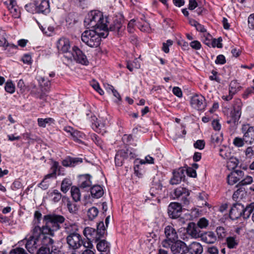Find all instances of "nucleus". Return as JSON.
<instances>
[{
	"label": "nucleus",
	"instance_id": "13",
	"mask_svg": "<svg viewBox=\"0 0 254 254\" xmlns=\"http://www.w3.org/2000/svg\"><path fill=\"white\" fill-rule=\"evenodd\" d=\"M205 99L201 95L193 96L190 100V104L192 107L198 110H202L206 107Z\"/></svg>",
	"mask_w": 254,
	"mask_h": 254
},
{
	"label": "nucleus",
	"instance_id": "8",
	"mask_svg": "<svg viewBox=\"0 0 254 254\" xmlns=\"http://www.w3.org/2000/svg\"><path fill=\"white\" fill-rule=\"evenodd\" d=\"M246 211V207L244 208V206L240 203H235L232 207L230 210V217L232 220H236L241 216L244 218H247L245 215Z\"/></svg>",
	"mask_w": 254,
	"mask_h": 254
},
{
	"label": "nucleus",
	"instance_id": "7",
	"mask_svg": "<svg viewBox=\"0 0 254 254\" xmlns=\"http://www.w3.org/2000/svg\"><path fill=\"white\" fill-rule=\"evenodd\" d=\"M166 239L162 241L163 247L169 249L170 244L178 240V236L175 229L170 225L167 226L164 230Z\"/></svg>",
	"mask_w": 254,
	"mask_h": 254
},
{
	"label": "nucleus",
	"instance_id": "46",
	"mask_svg": "<svg viewBox=\"0 0 254 254\" xmlns=\"http://www.w3.org/2000/svg\"><path fill=\"white\" fill-rule=\"evenodd\" d=\"M64 130L70 133V134L75 141L78 140V137L79 136V132L77 130L75 131L73 129L70 127H66L64 128Z\"/></svg>",
	"mask_w": 254,
	"mask_h": 254
},
{
	"label": "nucleus",
	"instance_id": "20",
	"mask_svg": "<svg viewBox=\"0 0 254 254\" xmlns=\"http://www.w3.org/2000/svg\"><path fill=\"white\" fill-rule=\"evenodd\" d=\"M185 170L183 168H179L177 171H174L173 177L170 181V183L171 185H177L179 184L183 177H185L184 175Z\"/></svg>",
	"mask_w": 254,
	"mask_h": 254
},
{
	"label": "nucleus",
	"instance_id": "16",
	"mask_svg": "<svg viewBox=\"0 0 254 254\" xmlns=\"http://www.w3.org/2000/svg\"><path fill=\"white\" fill-rule=\"evenodd\" d=\"M244 176V173L242 171L235 170L227 176L228 183L230 185H233L242 179Z\"/></svg>",
	"mask_w": 254,
	"mask_h": 254
},
{
	"label": "nucleus",
	"instance_id": "60",
	"mask_svg": "<svg viewBox=\"0 0 254 254\" xmlns=\"http://www.w3.org/2000/svg\"><path fill=\"white\" fill-rule=\"evenodd\" d=\"M190 46L194 50H199L201 47L200 43L197 41L194 40L190 43Z\"/></svg>",
	"mask_w": 254,
	"mask_h": 254
},
{
	"label": "nucleus",
	"instance_id": "11",
	"mask_svg": "<svg viewBox=\"0 0 254 254\" xmlns=\"http://www.w3.org/2000/svg\"><path fill=\"white\" fill-rule=\"evenodd\" d=\"M241 130L245 142L251 144L254 140V127L243 125Z\"/></svg>",
	"mask_w": 254,
	"mask_h": 254
},
{
	"label": "nucleus",
	"instance_id": "29",
	"mask_svg": "<svg viewBox=\"0 0 254 254\" xmlns=\"http://www.w3.org/2000/svg\"><path fill=\"white\" fill-rule=\"evenodd\" d=\"M219 155L224 159H228L232 156L230 148L226 145H223L220 148Z\"/></svg>",
	"mask_w": 254,
	"mask_h": 254
},
{
	"label": "nucleus",
	"instance_id": "28",
	"mask_svg": "<svg viewBox=\"0 0 254 254\" xmlns=\"http://www.w3.org/2000/svg\"><path fill=\"white\" fill-rule=\"evenodd\" d=\"M187 233L192 238L197 239L201 238L202 234H200V231L198 228L193 225L191 227L190 225L187 229Z\"/></svg>",
	"mask_w": 254,
	"mask_h": 254
},
{
	"label": "nucleus",
	"instance_id": "61",
	"mask_svg": "<svg viewBox=\"0 0 254 254\" xmlns=\"http://www.w3.org/2000/svg\"><path fill=\"white\" fill-rule=\"evenodd\" d=\"M248 26L251 29H254V13L251 14L248 17Z\"/></svg>",
	"mask_w": 254,
	"mask_h": 254
},
{
	"label": "nucleus",
	"instance_id": "57",
	"mask_svg": "<svg viewBox=\"0 0 254 254\" xmlns=\"http://www.w3.org/2000/svg\"><path fill=\"white\" fill-rule=\"evenodd\" d=\"M45 235L43 236L42 243L44 245L49 246L54 243V240L49 236Z\"/></svg>",
	"mask_w": 254,
	"mask_h": 254
},
{
	"label": "nucleus",
	"instance_id": "21",
	"mask_svg": "<svg viewBox=\"0 0 254 254\" xmlns=\"http://www.w3.org/2000/svg\"><path fill=\"white\" fill-rule=\"evenodd\" d=\"M7 8L12 16L14 18H18L20 15V10L15 0H10L7 5Z\"/></svg>",
	"mask_w": 254,
	"mask_h": 254
},
{
	"label": "nucleus",
	"instance_id": "4",
	"mask_svg": "<svg viewBox=\"0 0 254 254\" xmlns=\"http://www.w3.org/2000/svg\"><path fill=\"white\" fill-rule=\"evenodd\" d=\"M66 231L69 234L66 238L67 243L69 249L75 251L79 248V234L78 233L77 225L72 224L67 228Z\"/></svg>",
	"mask_w": 254,
	"mask_h": 254
},
{
	"label": "nucleus",
	"instance_id": "19",
	"mask_svg": "<svg viewBox=\"0 0 254 254\" xmlns=\"http://www.w3.org/2000/svg\"><path fill=\"white\" fill-rule=\"evenodd\" d=\"M187 253L190 254H202L203 249L202 245L197 242H191L188 246H187Z\"/></svg>",
	"mask_w": 254,
	"mask_h": 254
},
{
	"label": "nucleus",
	"instance_id": "49",
	"mask_svg": "<svg viewBox=\"0 0 254 254\" xmlns=\"http://www.w3.org/2000/svg\"><path fill=\"white\" fill-rule=\"evenodd\" d=\"M245 142L243 137V138L236 137L233 140V144L237 147H243L245 144Z\"/></svg>",
	"mask_w": 254,
	"mask_h": 254
},
{
	"label": "nucleus",
	"instance_id": "35",
	"mask_svg": "<svg viewBox=\"0 0 254 254\" xmlns=\"http://www.w3.org/2000/svg\"><path fill=\"white\" fill-rule=\"evenodd\" d=\"M122 24L121 22L117 20L114 21V23L110 25L109 28L108 27L107 28L108 31H111L118 34L120 30L122 29Z\"/></svg>",
	"mask_w": 254,
	"mask_h": 254
},
{
	"label": "nucleus",
	"instance_id": "41",
	"mask_svg": "<svg viewBox=\"0 0 254 254\" xmlns=\"http://www.w3.org/2000/svg\"><path fill=\"white\" fill-rule=\"evenodd\" d=\"M216 232L219 240H222L226 237L227 232L223 227H218L216 229Z\"/></svg>",
	"mask_w": 254,
	"mask_h": 254
},
{
	"label": "nucleus",
	"instance_id": "18",
	"mask_svg": "<svg viewBox=\"0 0 254 254\" xmlns=\"http://www.w3.org/2000/svg\"><path fill=\"white\" fill-rule=\"evenodd\" d=\"M57 46L59 52L66 53L70 48L69 41L66 38H61L58 40Z\"/></svg>",
	"mask_w": 254,
	"mask_h": 254
},
{
	"label": "nucleus",
	"instance_id": "43",
	"mask_svg": "<svg viewBox=\"0 0 254 254\" xmlns=\"http://www.w3.org/2000/svg\"><path fill=\"white\" fill-rule=\"evenodd\" d=\"M137 27L142 31L149 33L151 31L150 24L146 21L144 22L143 23H138Z\"/></svg>",
	"mask_w": 254,
	"mask_h": 254
},
{
	"label": "nucleus",
	"instance_id": "34",
	"mask_svg": "<svg viewBox=\"0 0 254 254\" xmlns=\"http://www.w3.org/2000/svg\"><path fill=\"white\" fill-rule=\"evenodd\" d=\"M54 120L51 118L46 119L38 118L37 120L38 126L42 127H45L47 125H51L54 124Z\"/></svg>",
	"mask_w": 254,
	"mask_h": 254
},
{
	"label": "nucleus",
	"instance_id": "32",
	"mask_svg": "<svg viewBox=\"0 0 254 254\" xmlns=\"http://www.w3.org/2000/svg\"><path fill=\"white\" fill-rule=\"evenodd\" d=\"M79 49L77 46H74L72 49V51L70 54V56H69L68 58L71 61H74L77 63H79Z\"/></svg>",
	"mask_w": 254,
	"mask_h": 254
},
{
	"label": "nucleus",
	"instance_id": "45",
	"mask_svg": "<svg viewBox=\"0 0 254 254\" xmlns=\"http://www.w3.org/2000/svg\"><path fill=\"white\" fill-rule=\"evenodd\" d=\"M38 81L40 84V86L42 88L45 87L44 90L46 91H47L51 84L50 80H45L44 77H41L38 79Z\"/></svg>",
	"mask_w": 254,
	"mask_h": 254
},
{
	"label": "nucleus",
	"instance_id": "56",
	"mask_svg": "<svg viewBox=\"0 0 254 254\" xmlns=\"http://www.w3.org/2000/svg\"><path fill=\"white\" fill-rule=\"evenodd\" d=\"M197 225L201 229L205 228L208 225V221L205 218H201L197 222Z\"/></svg>",
	"mask_w": 254,
	"mask_h": 254
},
{
	"label": "nucleus",
	"instance_id": "53",
	"mask_svg": "<svg viewBox=\"0 0 254 254\" xmlns=\"http://www.w3.org/2000/svg\"><path fill=\"white\" fill-rule=\"evenodd\" d=\"M211 140L213 143L216 145H218L221 143L222 141V137L221 135H218L217 134H215L211 135Z\"/></svg>",
	"mask_w": 254,
	"mask_h": 254
},
{
	"label": "nucleus",
	"instance_id": "54",
	"mask_svg": "<svg viewBox=\"0 0 254 254\" xmlns=\"http://www.w3.org/2000/svg\"><path fill=\"white\" fill-rule=\"evenodd\" d=\"M207 199V195L204 192H200L198 195V200L201 202L202 205H207V203L206 200Z\"/></svg>",
	"mask_w": 254,
	"mask_h": 254
},
{
	"label": "nucleus",
	"instance_id": "38",
	"mask_svg": "<svg viewBox=\"0 0 254 254\" xmlns=\"http://www.w3.org/2000/svg\"><path fill=\"white\" fill-rule=\"evenodd\" d=\"M71 195L75 202L79 200V189L76 187H72L71 189Z\"/></svg>",
	"mask_w": 254,
	"mask_h": 254
},
{
	"label": "nucleus",
	"instance_id": "59",
	"mask_svg": "<svg viewBox=\"0 0 254 254\" xmlns=\"http://www.w3.org/2000/svg\"><path fill=\"white\" fill-rule=\"evenodd\" d=\"M195 148L202 149L205 146V142L203 140H198L193 144Z\"/></svg>",
	"mask_w": 254,
	"mask_h": 254
},
{
	"label": "nucleus",
	"instance_id": "39",
	"mask_svg": "<svg viewBox=\"0 0 254 254\" xmlns=\"http://www.w3.org/2000/svg\"><path fill=\"white\" fill-rule=\"evenodd\" d=\"M251 214H252V220L254 222V203H251L246 206L245 215L247 218H249Z\"/></svg>",
	"mask_w": 254,
	"mask_h": 254
},
{
	"label": "nucleus",
	"instance_id": "42",
	"mask_svg": "<svg viewBox=\"0 0 254 254\" xmlns=\"http://www.w3.org/2000/svg\"><path fill=\"white\" fill-rule=\"evenodd\" d=\"M60 167L59 166V163L56 161H54L53 163V165L51 167V170L52 171V173L50 174H48L47 176H46L45 180L47 178H50L52 177V176H53L54 175H55L56 174L57 171L58 170H59Z\"/></svg>",
	"mask_w": 254,
	"mask_h": 254
},
{
	"label": "nucleus",
	"instance_id": "33",
	"mask_svg": "<svg viewBox=\"0 0 254 254\" xmlns=\"http://www.w3.org/2000/svg\"><path fill=\"white\" fill-rule=\"evenodd\" d=\"M0 46L6 47L5 50H12V53L16 52L18 48V46L13 44H9L5 38L0 40Z\"/></svg>",
	"mask_w": 254,
	"mask_h": 254
},
{
	"label": "nucleus",
	"instance_id": "5",
	"mask_svg": "<svg viewBox=\"0 0 254 254\" xmlns=\"http://www.w3.org/2000/svg\"><path fill=\"white\" fill-rule=\"evenodd\" d=\"M83 233L87 240H82L80 247L82 245L84 248H92L93 247L92 241L94 240L97 242L100 239L95 229L92 228L86 227L83 230Z\"/></svg>",
	"mask_w": 254,
	"mask_h": 254
},
{
	"label": "nucleus",
	"instance_id": "52",
	"mask_svg": "<svg viewBox=\"0 0 254 254\" xmlns=\"http://www.w3.org/2000/svg\"><path fill=\"white\" fill-rule=\"evenodd\" d=\"M254 94V87H250L246 89L243 94V97L247 99Z\"/></svg>",
	"mask_w": 254,
	"mask_h": 254
},
{
	"label": "nucleus",
	"instance_id": "64",
	"mask_svg": "<svg viewBox=\"0 0 254 254\" xmlns=\"http://www.w3.org/2000/svg\"><path fill=\"white\" fill-rule=\"evenodd\" d=\"M207 252L208 254H218V249L214 246L208 248Z\"/></svg>",
	"mask_w": 254,
	"mask_h": 254
},
{
	"label": "nucleus",
	"instance_id": "6",
	"mask_svg": "<svg viewBox=\"0 0 254 254\" xmlns=\"http://www.w3.org/2000/svg\"><path fill=\"white\" fill-rule=\"evenodd\" d=\"M82 113L86 115L87 117L90 120V122L92 124V128L95 131L99 133H102L105 131L104 124H99L97 122V119L95 116H93L90 111V106L88 104L84 105Z\"/></svg>",
	"mask_w": 254,
	"mask_h": 254
},
{
	"label": "nucleus",
	"instance_id": "9",
	"mask_svg": "<svg viewBox=\"0 0 254 254\" xmlns=\"http://www.w3.org/2000/svg\"><path fill=\"white\" fill-rule=\"evenodd\" d=\"M243 103L239 99H235L234 101L233 109L230 113L231 120L228 121V123H235L238 122L241 115V109Z\"/></svg>",
	"mask_w": 254,
	"mask_h": 254
},
{
	"label": "nucleus",
	"instance_id": "31",
	"mask_svg": "<svg viewBox=\"0 0 254 254\" xmlns=\"http://www.w3.org/2000/svg\"><path fill=\"white\" fill-rule=\"evenodd\" d=\"M79 161L78 158L68 157L62 161V164L65 167H74L78 164Z\"/></svg>",
	"mask_w": 254,
	"mask_h": 254
},
{
	"label": "nucleus",
	"instance_id": "12",
	"mask_svg": "<svg viewBox=\"0 0 254 254\" xmlns=\"http://www.w3.org/2000/svg\"><path fill=\"white\" fill-rule=\"evenodd\" d=\"M182 207L180 204L177 202L171 203L168 207V213L170 218L176 219L182 214Z\"/></svg>",
	"mask_w": 254,
	"mask_h": 254
},
{
	"label": "nucleus",
	"instance_id": "3",
	"mask_svg": "<svg viewBox=\"0 0 254 254\" xmlns=\"http://www.w3.org/2000/svg\"><path fill=\"white\" fill-rule=\"evenodd\" d=\"M108 35V29L97 28L94 30H86L81 35V40L90 47H97L100 43L101 38H106Z\"/></svg>",
	"mask_w": 254,
	"mask_h": 254
},
{
	"label": "nucleus",
	"instance_id": "1",
	"mask_svg": "<svg viewBox=\"0 0 254 254\" xmlns=\"http://www.w3.org/2000/svg\"><path fill=\"white\" fill-rule=\"evenodd\" d=\"M64 218L60 215L48 214L44 216L43 221L44 225L41 228L37 224L36 221L33 224V227L31 230L32 235L30 237H34L38 239L41 236L45 235H49L53 236L54 235V232L60 229V225L64 221Z\"/></svg>",
	"mask_w": 254,
	"mask_h": 254
},
{
	"label": "nucleus",
	"instance_id": "63",
	"mask_svg": "<svg viewBox=\"0 0 254 254\" xmlns=\"http://www.w3.org/2000/svg\"><path fill=\"white\" fill-rule=\"evenodd\" d=\"M36 254H50V249L45 247H41Z\"/></svg>",
	"mask_w": 254,
	"mask_h": 254
},
{
	"label": "nucleus",
	"instance_id": "44",
	"mask_svg": "<svg viewBox=\"0 0 254 254\" xmlns=\"http://www.w3.org/2000/svg\"><path fill=\"white\" fill-rule=\"evenodd\" d=\"M98 212V209L95 207H92L89 209L87 212L89 219L90 220L94 219L97 216Z\"/></svg>",
	"mask_w": 254,
	"mask_h": 254
},
{
	"label": "nucleus",
	"instance_id": "55",
	"mask_svg": "<svg viewBox=\"0 0 254 254\" xmlns=\"http://www.w3.org/2000/svg\"><path fill=\"white\" fill-rule=\"evenodd\" d=\"M77 202L68 204V207L69 211L71 213H77L78 211L79 205L76 204Z\"/></svg>",
	"mask_w": 254,
	"mask_h": 254
},
{
	"label": "nucleus",
	"instance_id": "15",
	"mask_svg": "<svg viewBox=\"0 0 254 254\" xmlns=\"http://www.w3.org/2000/svg\"><path fill=\"white\" fill-rule=\"evenodd\" d=\"M175 196L185 204L189 203L188 196L190 195V192L188 190L185 188L179 187L177 188L174 191Z\"/></svg>",
	"mask_w": 254,
	"mask_h": 254
},
{
	"label": "nucleus",
	"instance_id": "10",
	"mask_svg": "<svg viewBox=\"0 0 254 254\" xmlns=\"http://www.w3.org/2000/svg\"><path fill=\"white\" fill-rule=\"evenodd\" d=\"M170 246L169 248H170L173 254H186L187 253V245L181 240L175 241L170 244Z\"/></svg>",
	"mask_w": 254,
	"mask_h": 254
},
{
	"label": "nucleus",
	"instance_id": "23",
	"mask_svg": "<svg viewBox=\"0 0 254 254\" xmlns=\"http://www.w3.org/2000/svg\"><path fill=\"white\" fill-rule=\"evenodd\" d=\"M225 245L230 249H236L239 244V240L235 236H229L226 238Z\"/></svg>",
	"mask_w": 254,
	"mask_h": 254
},
{
	"label": "nucleus",
	"instance_id": "26",
	"mask_svg": "<svg viewBox=\"0 0 254 254\" xmlns=\"http://www.w3.org/2000/svg\"><path fill=\"white\" fill-rule=\"evenodd\" d=\"M118 152L120 157H122L123 159L129 158L130 159H132L134 158L136 156L135 153L132 151L131 149L129 148L122 149L119 151Z\"/></svg>",
	"mask_w": 254,
	"mask_h": 254
},
{
	"label": "nucleus",
	"instance_id": "58",
	"mask_svg": "<svg viewBox=\"0 0 254 254\" xmlns=\"http://www.w3.org/2000/svg\"><path fill=\"white\" fill-rule=\"evenodd\" d=\"M25 9L26 10L31 13H37V9H36V3L35 4H32V3H29L25 5Z\"/></svg>",
	"mask_w": 254,
	"mask_h": 254
},
{
	"label": "nucleus",
	"instance_id": "2",
	"mask_svg": "<svg viewBox=\"0 0 254 254\" xmlns=\"http://www.w3.org/2000/svg\"><path fill=\"white\" fill-rule=\"evenodd\" d=\"M108 18L104 17L103 13L97 10H92L88 13L84 19L83 24L87 28H93L100 29H108Z\"/></svg>",
	"mask_w": 254,
	"mask_h": 254
},
{
	"label": "nucleus",
	"instance_id": "17",
	"mask_svg": "<svg viewBox=\"0 0 254 254\" xmlns=\"http://www.w3.org/2000/svg\"><path fill=\"white\" fill-rule=\"evenodd\" d=\"M37 13L47 14L50 11V4L48 0H38L36 2Z\"/></svg>",
	"mask_w": 254,
	"mask_h": 254
},
{
	"label": "nucleus",
	"instance_id": "24",
	"mask_svg": "<svg viewBox=\"0 0 254 254\" xmlns=\"http://www.w3.org/2000/svg\"><path fill=\"white\" fill-rule=\"evenodd\" d=\"M91 176L89 174L80 175V188H90L92 185Z\"/></svg>",
	"mask_w": 254,
	"mask_h": 254
},
{
	"label": "nucleus",
	"instance_id": "51",
	"mask_svg": "<svg viewBox=\"0 0 254 254\" xmlns=\"http://www.w3.org/2000/svg\"><path fill=\"white\" fill-rule=\"evenodd\" d=\"M5 90L9 93H13L15 91V86L12 81H7L5 85Z\"/></svg>",
	"mask_w": 254,
	"mask_h": 254
},
{
	"label": "nucleus",
	"instance_id": "48",
	"mask_svg": "<svg viewBox=\"0 0 254 254\" xmlns=\"http://www.w3.org/2000/svg\"><path fill=\"white\" fill-rule=\"evenodd\" d=\"M253 182V179L251 176H247L244 179L240 181L237 186H243L250 185Z\"/></svg>",
	"mask_w": 254,
	"mask_h": 254
},
{
	"label": "nucleus",
	"instance_id": "27",
	"mask_svg": "<svg viewBox=\"0 0 254 254\" xmlns=\"http://www.w3.org/2000/svg\"><path fill=\"white\" fill-rule=\"evenodd\" d=\"M90 189L91 194L94 198H99L104 194L103 189L99 185H95Z\"/></svg>",
	"mask_w": 254,
	"mask_h": 254
},
{
	"label": "nucleus",
	"instance_id": "22",
	"mask_svg": "<svg viewBox=\"0 0 254 254\" xmlns=\"http://www.w3.org/2000/svg\"><path fill=\"white\" fill-rule=\"evenodd\" d=\"M201 239L202 241L209 244H214L217 240V237L213 232H207L202 234Z\"/></svg>",
	"mask_w": 254,
	"mask_h": 254
},
{
	"label": "nucleus",
	"instance_id": "37",
	"mask_svg": "<svg viewBox=\"0 0 254 254\" xmlns=\"http://www.w3.org/2000/svg\"><path fill=\"white\" fill-rule=\"evenodd\" d=\"M96 231L100 239L104 237L106 230L103 221H101L98 224Z\"/></svg>",
	"mask_w": 254,
	"mask_h": 254
},
{
	"label": "nucleus",
	"instance_id": "25",
	"mask_svg": "<svg viewBox=\"0 0 254 254\" xmlns=\"http://www.w3.org/2000/svg\"><path fill=\"white\" fill-rule=\"evenodd\" d=\"M247 191L243 187H241L235 191L233 195V199L235 201H240L247 195Z\"/></svg>",
	"mask_w": 254,
	"mask_h": 254
},
{
	"label": "nucleus",
	"instance_id": "62",
	"mask_svg": "<svg viewBox=\"0 0 254 254\" xmlns=\"http://www.w3.org/2000/svg\"><path fill=\"white\" fill-rule=\"evenodd\" d=\"M9 254H27V253L23 249L17 248L11 251Z\"/></svg>",
	"mask_w": 254,
	"mask_h": 254
},
{
	"label": "nucleus",
	"instance_id": "40",
	"mask_svg": "<svg viewBox=\"0 0 254 254\" xmlns=\"http://www.w3.org/2000/svg\"><path fill=\"white\" fill-rule=\"evenodd\" d=\"M71 185V182L70 180L64 179L61 184V190L64 193H66L68 190Z\"/></svg>",
	"mask_w": 254,
	"mask_h": 254
},
{
	"label": "nucleus",
	"instance_id": "47",
	"mask_svg": "<svg viewBox=\"0 0 254 254\" xmlns=\"http://www.w3.org/2000/svg\"><path fill=\"white\" fill-rule=\"evenodd\" d=\"M239 84L236 80L232 81L229 85V91L232 94H235L239 88Z\"/></svg>",
	"mask_w": 254,
	"mask_h": 254
},
{
	"label": "nucleus",
	"instance_id": "14",
	"mask_svg": "<svg viewBox=\"0 0 254 254\" xmlns=\"http://www.w3.org/2000/svg\"><path fill=\"white\" fill-rule=\"evenodd\" d=\"M40 246L39 239L34 237H29L26 239L25 247L27 251L31 254L34 253L38 247Z\"/></svg>",
	"mask_w": 254,
	"mask_h": 254
},
{
	"label": "nucleus",
	"instance_id": "36",
	"mask_svg": "<svg viewBox=\"0 0 254 254\" xmlns=\"http://www.w3.org/2000/svg\"><path fill=\"white\" fill-rule=\"evenodd\" d=\"M228 159L229 160L227 163L228 168L229 170H233L235 169L239 164V160L232 156L230 158H228Z\"/></svg>",
	"mask_w": 254,
	"mask_h": 254
},
{
	"label": "nucleus",
	"instance_id": "50",
	"mask_svg": "<svg viewBox=\"0 0 254 254\" xmlns=\"http://www.w3.org/2000/svg\"><path fill=\"white\" fill-rule=\"evenodd\" d=\"M51 195L52 197V200L55 202L59 201L62 198L61 193L57 190H54L51 192Z\"/></svg>",
	"mask_w": 254,
	"mask_h": 254
},
{
	"label": "nucleus",
	"instance_id": "30",
	"mask_svg": "<svg viewBox=\"0 0 254 254\" xmlns=\"http://www.w3.org/2000/svg\"><path fill=\"white\" fill-rule=\"evenodd\" d=\"M96 247L100 252H109L110 251V245L105 240H102L97 243Z\"/></svg>",
	"mask_w": 254,
	"mask_h": 254
}]
</instances>
